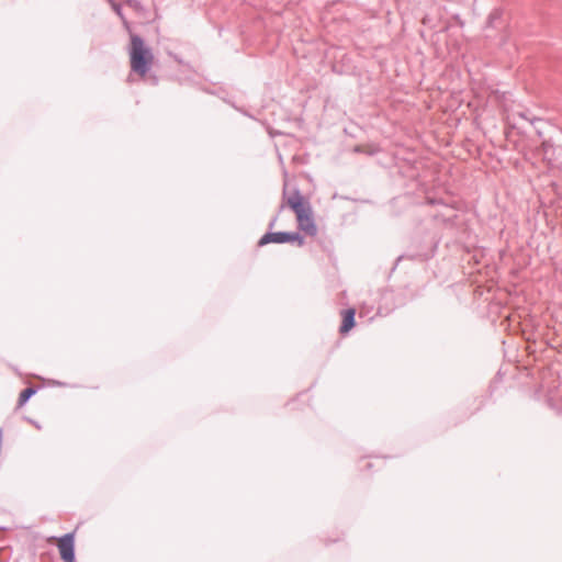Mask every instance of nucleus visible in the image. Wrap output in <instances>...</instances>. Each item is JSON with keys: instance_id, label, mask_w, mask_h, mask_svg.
I'll return each mask as SVG.
<instances>
[{"instance_id": "obj_1", "label": "nucleus", "mask_w": 562, "mask_h": 562, "mask_svg": "<svg viewBox=\"0 0 562 562\" xmlns=\"http://www.w3.org/2000/svg\"><path fill=\"white\" fill-rule=\"evenodd\" d=\"M288 205L295 213L299 228L310 236H315L317 226L308 202L301 194L295 193L288 199Z\"/></svg>"}, {"instance_id": "obj_2", "label": "nucleus", "mask_w": 562, "mask_h": 562, "mask_svg": "<svg viewBox=\"0 0 562 562\" xmlns=\"http://www.w3.org/2000/svg\"><path fill=\"white\" fill-rule=\"evenodd\" d=\"M154 60V56L144 41L137 36H131L130 63L133 71L142 77L148 72Z\"/></svg>"}, {"instance_id": "obj_3", "label": "nucleus", "mask_w": 562, "mask_h": 562, "mask_svg": "<svg viewBox=\"0 0 562 562\" xmlns=\"http://www.w3.org/2000/svg\"><path fill=\"white\" fill-rule=\"evenodd\" d=\"M74 533H67L61 538H52L49 541L57 544L60 558L65 562H74Z\"/></svg>"}, {"instance_id": "obj_4", "label": "nucleus", "mask_w": 562, "mask_h": 562, "mask_svg": "<svg viewBox=\"0 0 562 562\" xmlns=\"http://www.w3.org/2000/svg\"><path fill=\"white\" fill-rule=\"evenodd\" d=\"M341 315V325L339 328V333L341 335L348 334L355 327V315L356 311L353 308L345 310L340 313Z\"/></svg>"}, {"instance_id": "obj_5", "label": "nucleus", "mask_w": 562, "mask_h": 562, "mask_svg": "<svg viewBox=\"0 0 562 562\" xmlns=\"http://www.w3.org/2000/svg\"><path fill=\"white\" fill-rule=\"evenodd\" d=\"M289 234L290 233H283V232L267 233L260 238L258 244H259V246H263V245H267L270 243H276V244L289 243Z\"/></svg>"}, {"instance_id": "obj_6", "label": "nucleus", "mask_w": 562, "mask_h": 562, "mask_svg": "<svg viewBox=\"0 0 562 562\" xmlns=\"http://www.w3.org/2000/svg\"><path fill=\"white\" fill-rule=\"evenodd\" d=\"M35 394V390L33 387H26L24 389L19 396V406H23L29 398Z\"/></svg>"}, {"instance_id": "obj_7", "label": "nucleus", "mask_w": 562, "mask_h": 562, "mask_svg": "<svg viewBox=\"0 0 562 562\" xmlns=\"http://www.w3.org/2000/svg\"><path fill=\"white\" fill-rule=\"evenodd\" d=\"M289 243H296L301 247L304 245V238L299 233H290Z\"/></svg>"}]
</instances>
